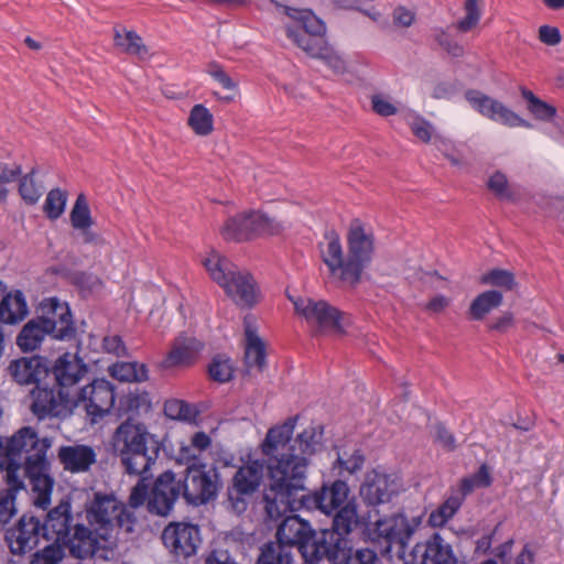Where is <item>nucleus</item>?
<instances>
[{
	"instance_id": "1",
	"label": "nucleus",
	"mask_w": 564,
	"mask_h": 564,
	"mask_svg": "<svg viewBox=\"0 0 564 564\" xmlns=\"http://www.w3.org/2000/svg\"><path fill=\"white\" fill-rule=\"evenodd\" d=\"M297 419V415L291 416L269 429L260 445L267 457L268 488L263 503L268 519L276 521L302 507L333 516V519L346 507L358 513L357 503L349 498L350 489L344 480H334L306 492L307 468L312 456L322 446L324 429L311 425L293 438Z\"/></svg>"
},
{
	"instance_id": "2",
	"label": "nucleus",
	"mask_w": 564,
	"mask_h": 564,
	"mask_svg": "<svg viewBox=\"0 0 564 564\" xmlns=\"http://www.w3.org/2000/svg\"><path fill=\"white\" fill-rule=\"evenodd\" d=\"M109 445L122 473L139 478L131 489L129 506L138 508L148 500L150 513L167 516L182 496V486L181 479L166 470L155 479L149 491L152 468L163 447L158 436L150 433L145 424L129 417L117 426Z\"/></svg>"
},
{
	"instance_id": "3",
	"label": "nucleus",
	"mask_w": 564,
	"mask_h": 564,
	"mask_svg": "<svg viewBox=\"0 0 564 564\" xmlns=\"http://www.w3.org/2000/svg\"><path fill=\"white\" fill-rule=\"evenodd\" d=\"M52 446L48 437H39L31 426L18 430L11 437H0V468L6 469L7 488L1 494H9L12 506L15 496L23 489V481L18 471L24 470L33 491V503L45 510L51 502L54 480L48 475L50 462L46 457Z\"/></svg>"
},
{
	"instance_id": "4",
	"label": "nucleus",
	"mask_w": 564,
	"mask_h": 564,
	"mask_svg": "<svg viewBox=\"0 0 564 564\" xmlns=\"http://www.w3.org/2000/svg\"><path fill=\"white\" fill-rule=\"evenodd\" d=\"M321 242V257L333 278L355 288L364 269L373 254V239L359 221H354L348 231V257L344 258L343 247L336 231H327Z\"/></svg>"
},
{
	"instance_id": "5",
	"label": "nucleus",
	"mask_w": 564,
	"mask_h": 564,
	"mask_svg": "<svg viewBox=\"0 0 564 564\" xmlns=\"http://www.w3.org/2000/svg\"><path fill=\"white\" fill-rule=\"evenodd\" d=\"M80 518V513L73 514L70 501L62 499L41 521L42 538L67 547L73 557H91L98 549V539Z\"/></svg>"
},
{
	"instance_id": "6",
	"label": "nucleus",
	"mask_w": 564,
	"mask_h": 564,
	"mask_svg": "<svg viewBox=\"0 0 564 564\" xmlns=\"http://www.w3.org/2000/svg\"><path fill=\"white\" fill-rule=\"evenodd\" d=\"M86 519L96 535L110 545L116 544L120 532L132 533L137 517L113 495L96 492L86 505Z\"/></svg>"
},
{
	"instance_id": "7",
	"label": "nucleus",
	"mask_w": 564,
	"mask_h": 564,
	"mask_svg": "<svg viewBox=\"0 0 564 564\" xmlns=\"http://www.w3.org/2000/svg\"><path fill=\"white\" fill-rule=\"evenodd\" d=\"M360 519L351 507L344 508L333 519L332 528L316 533L305 562L327 560L330 564H344L351 552L349 534L358 528Z\"/></svg>"
},
{
	"instance_id": "8",
	"label": "nucleus",
	"mask_w": 564,
	"mask_h": 564,
	"mask_svg": "<svg viewBox=\"0 0 564 564\" xmlns=\"http://www.w3.org/2000/svg\"><path fill=\"white\" fill-rule=\"evenodd\" d=\"M203 264L210 278L221 286L226 294L241 307H251L259 302L260 292L253 276L240 270L228 258L212 251Z\"/></svg>"
},
{
	"instance_id": "9",
	"label": "nucleus",
	"mask_w": 564,
	"mask_h": 564,
	"mask_svg": "<svg viewBox=\"0 0 564 564\" xmlns=\"http://www.w3.org/2000/svg\"><path fill=\"white\" fill-rule=\"evenodd\" d=\"M182 496L187 503L200 506L214 500L221 486L216 467L202 463L187 466L184 479H181Z\"/></svg>"
},
{
	"instance_id": "10",
	"label": "nucleus",
	"mask_w": 564,
	"mask_h": 564,
	"mask_svg": "<svg viewBox=\"0 0 564 564\" xmlns=\"http://www.w3.org/2000/svg\"><path fill=\"white\" fill-rule=\"evenodd\" d=\"M283 225L259 210H250L230 217L220 232L225 240L245 241L256 235H278Z\"/></svg>"
},
{
	"instance_id": "11",
	"label": "nucleus",
	"mask_w": 564,
	"mask_h": 564,
	"mask_svg": "<svg viewBox=\"0 0 564 564\" xmlns=\"http://www.w3.org/2000/svg\"><path fill=\"white\" fill-rule=\"evenodd\" d=\"M264 468L267 469V457L263 455V463L258 459L252 460L235 473L231 485L227 489V497L236 513L240 514L247 510L249 499L261 485Z\"/></svg>"
},
{
	"instance_id": "12",
	"label": "nucleus",
	"mask_w": 564,
	"mask_h": 564,
	"mask_svg": "<svg viewBox=\"0 0 564 564\" xmlns=\"http://www.w3.org/2000/svg\"><path fill=\"white\" fill-rule=\"evenodd\" d=\"M294 305L296 314L314 328L315 334H324L328 330L341 332L340 312L326 301H315L310 297L289 296Z\"/></svg>"
},
{
	"instance_id": "13",
	"label": "nucleus",
	"mask_w": 564,
	"mask_h": 564,
	"mask_svg": "<svg viewBox=\"0 0 564 564\" xmlns=\"http://www.w3.org/2000/svg\"><path fill=\"white\" fill-rule=\"evenodd\" d=\"M50 372L53 375L56 387L69 399L82 389V383L88 380V366L77 355L65 352L59 356Z\"/></svg>"
},
{
	"instance_id": "14",
	"label": "nucleus",
	"mask_w": 564,
	"mask_h": 564,
	"mask_svg": "<svg viewBox=\"0 0 564 564\" xmlns=\"http://www.w3.org/2000/svg\"><path fill=\"white\" fill-rule=\"evenodd\" d=\"M115 388L106 379H96L82 387L73 399L75 409L83 406L91 416H104L115 404Z\"/></svg>"
},
{
	"instance_id": "15",
	"label": "nucleus",
	"mask_w": 564,
	"mask_h": 564,
	"mask_svg": "<svg viewBox=\"0 0 564 564\" xmlns=\"http://www.w3.org/2000/svg\"><path fill=\"white\" fill-rule=\"evenodd\" d=\"M39 311L41 315L36 321L43 324L54 338L65 340L75 337L76 328L67 303L56 297L45 299L41 302Z\"/></svg>"
},
{
	"instance_id": "16",
	"label": "nucleus",
	"mask_w": 564,
	"mask_h": 564,
	"mask_svg": "<svg viewBox=\"0 0 564 564\" xmlns=\"http://www.w3.org/2000/svg\"><path fill=\"white\" fill-rule=\"evenodd\" d=\"M465 98L481 116L509 128H531L532 124L512 109L476 89L465 91Z\"/></svg>"
},
{
	"instance_id": "17",
	"label": "nucleus",
	"mask_w": 564,
	"mask_h": 564,
	"mask_svg": "<svg viewBox=\"0 0 564 564\" xmlns=\"http://www.w3.org/2000/svg\"><path fill=\"white\" fill-rule=\"evenodd\" d=\"M32 413L40 420L46 417H67L75 409V401L57 389L42 387L37 383L31 391Z\"/></svg>"
},
{
	"instance_id": "18",
	"label": "nucleus",
	"mask_w": 564,
	"mask_h": 564,
	"mask_svg": "<svg viewBox=\"0 0 564 564\" xmlns=\"http://www.w3.org/2000/svg\"><path fill=\"white\" fill-rule=\"evenodd\" d=\"M161 539L176 560H186L197 551L200 542L199 529L186 522H172L164 528Z\"/></svg>"
},
{
	"instance_id": "19",
	"label": "nucleus",
	"mask_w": 564,
	"mask_h": 564,
	"mask_svg": "<svg viewBox=\"0 0 564 564\" xmlns=\"http://www.w3.org/2000/svg\"><path fill=\"white\" fill-rule=\"evenodd\" d=\"M315 534L316 532L307 521L297 516H286L278 527L275 542L288 545L291 552L293 547H296L306 561Z\"/></svg>"
},
{
	"instance_id": "20",
	"label": "nucleus",
	"mask_w": 564,
	"mask_h": 564,
	"mask_svg": "<svg viewBox=\"0 0 564 564\" xmlns=\"http://www.w3.org/2000/svg\"><path fill=\"white\" fill-rule=\"evenodd\" d=\"M375 532L378 538L382 540L380 544L386 545L381 549V553L391 557L394 546L398 547V552L405 547L408 541L414 533V527L410 524L404 516L398 514L377 520Z\"/></svg>"
},
{
	"instance_id": "21",
	"label": "nucleus",
	"mask_w": 564,
	"mask_h": 564,
	"mask_svg": "<svg viewBox=\"0 0 564 564\" xmlns=\"http://www.w3.org/2000/svg\"><path fill=\"white\" fill-rule=\"evenodd\" d=\"M42 536L41 520L33 516L23 514L15 525L6 532V541L13 554H24L33 550Z\"/></svg>"
},
{
	"instance_id": "22",
	"label": "nucleus",
	"mask_w": 564,
	"mask_h": 564,
	"mask_svg": "<svg viewBox=\"0 0 564 564\" xmlns=\"http://www.w3.org/2000/svg\"><path fill=\"white\" fill-rule=\"evenodd\" d=\"M7 370L12 380L20 386H36L50 373L47 359L40 356L13 359Z\"/></svg>"
},
{
	"instance_id": "23",
	"label": "nucleus",
	"mask_w": 564,
	"mask_h": 564,
	"mask_svg": "<svg viewBox=\"0 0 564 564\" xmlns=\"http://www.w3.org/2000/svg\"><path fill=\"white\" fill-rule=\"evenodd\" d=\"M359 492L368 506L376 507L387 503L395 492L394 481L387 474L372 470L366 475Z\"/></svg>"
},
{
	"instance_id": "24",
	"label": "nucleus",
	"mask_w": 564,
	"mask_h": 564,
	"mask_svg": "<svg viewBox=\"0 0 564 564\" xmlns=\"http://www.w3.org/2000/svg\"><path fill=\"white\" fill-rule=\"evenodd\" d=\"M57 457L63 468L73 474L86 473L97 462L95 449L84 444L61 446Z\"/></svg>"
},
{
	"instance_id": "25",
	"label": "nucleus",
	"mask_w": 564,
	"mask_h": 564,
	"mask_svg": "<svg viewBox=\"0 0 564 564\" xmlns=\"http://www.w3.org/2000/svg\"><path fill=\"white\" fill-rule=\"evenodd\" d=\"M202 348L203 344L195 337L178 336L162 360L161 367L163 369L188 367L194 364Z\"/></svg>"
},
{
	"instance_id": "26",
	"label": "nucleus",
	"mask_w": 564,
	"mask_h": 564,
	"mask_svg": "<svg viewBox=\"0 0 564 564\" xmlns=\"http://www.w3.org/2000/svg\"><path fill=\"white\" fill-rule=\"evenodd\" d=\"M415 557H421V564H454L452 546L440 533H434L425 543L416 544L413 549Z\"/></svg>"
},
{
	"instance_id": "27",
	"label": "nucleus",
	"mask_w": 564,
	"mask_h": 564,
	"mask_svg": "<svg viewBox=\"0 0 564 564\" xmlns=\"http://www.w3.org/2000/svg\"><path fill=\"white\" fill-rule=\"evenodd\" d=\"M245 364L249 369L256 368L260 372L265 367V346L247 319H245Z\"/></svg>"
},
{
	"instance_id": "28",
	"label": "nucleus",
	"mask_w": 564,
	"mask_h": 564,
	"mask_svg": "<svg viewBox=\"0 0 564 564\" xmlns=\"http://www.w3.org/2000/svg\"><path fill=\"white\" fill-rule=\"evenodd\" d=\"M29 314L25 296L21 291L10 292L0 301V322L4 324H17L23 321Z\"/></svg>"
},
{
	"instance_id": "29",
	"label": "nucleus",
	"mask_w": 564,
	"mask_h": 564,
	"mask_svg": "<svg viewBox=\"0 0 564 564\" xmlns=\"http://www.w3.org/2000/svg\"><path fill=\"white\" fill-rule=\"evenodd\" d=\"M113 44L122 53L145 59L149 50L143 43L141 36L132 31L122 26L113 28Z\"/></svg>"
},
{
	"instance_id": "30",
	"label": "nucleus",
	"mask_w": 564,
	"mask_h": 564,
	"mask_svg": "<svg viewBox=\"0 0 564 564\" xmlns=\"http://www.w3.org/2000/svg\"><path fill=\"white\" fill-rule=\"evenodd\" d=\"M284 13L294 20L293 26L297 32H307L308 34L323 36L325 33L324 23L315 17L310 10H297L291 7H283Z\"/></svg>"
},
{
	"instance_id": "31",
	"label": "nucleus",
	"mask_w": 564,
	"mask_h": 564,
	"mask_svg": "<svg viewBox=\"0 0 564 564\" xmlns=\"http://www.w3.org/2000/svg\"><path fill=\"white\" fill-rule=\"evenodd\" d=\"M502 293L497 290H488L478 294L470 303L468 317L471 321H482L492 310L502 304Z\"/></svg>"
},
{
	"instance_id": "32",
	"label": "nucleus",
	"mask_w": 564,
	"mask_h": 564,
	"mask_svg": "<svg viewBox=\"0 0 564 564\" xmlns=\"http://www.w3.org/2000/svg\"><path fill=\"white\" fill-rule=\"evenodd\" d=\"M286 35L307 55L319 58L328 46L324 36H316L307 32H297L293 26L285 28Z\"/></svg>"
},
{
	"instance_id": "33",
	"label": "nucleus",
	"mask_w": 564,
	"mask_h": 564,
	"mask_svg": "<svg viewBox=\"0 0 564 564\" xmlns=\"http://www.w3.org/2000/svg\"><path fill=\"white\" fill-rule=\"evenodd\" d=\"M48 329L36 319L28 322L17 337V345L22 351H33L40 347Z\"/></svg>"
},
{
	"instance_id": "34",
	"label": "nucleus",
	"mask_w": 564,
	"mask_h": 564,
	"mask_svg": "<svg viewBox=\"0 0 564 564\" xmlns=\"http://www.w3.org/2000/svg\"><path fill=\"white\" fill-rule=\"evenodd\" d=\"M519 90L522 98L527 102L528 112L534 119L539 121L549 122L555 118L557 110L553 105L540 99L536 95L533 94V91H531L524 86H521Z\"/></svg>"
},
{
	"instance_id": "35",
	"label": "nucleus",
	"mask_w": 564,
	"mask_h": 564,
	"mask_svg": "<svg viewBox=\"0 0 564 564\" xmlns=\"http://www.w3.org/2000/svg\"><path fill=\"white\" fill-rule=\"evenodd\" d=\"M112 378L123 382H142L148 379V369L144 364L139 362H116L109 367Z\"/></svg>"
},
{
	"instance_id": "36",
	"label": "nucleus",
	"mask_w": 564,
	"mask_h": 564,
	"mask_svg": "<svg viewBox=\"0 0 564 564\" xmlns=\"http://www.w3.org/2000/svg\"><path fill=\"white\" fill-rule=\"evenodd\" d=\"M256 564H293V555L288 545L270 541L260 549Z\"/></svg>"
},
{
	"instance_id": "37",
	"label": "nucleus",
	"mask_w": 564,
	"mask_h": 564,
	"mask_svg": "<svg viewBox=\"0 0 564 564\" xmlns=\"http://www.w3.org/2000/svg\"><path fill=\"white\" fill-rule=\"evenodd\" d=\"M463 505L462 496H454L453 494L447 497L443 503H441L435 510L429 516V524L432 528H442L451 520Z\"/></svg>"
},
{
	"instance_id": "38",
	"label": "nucleus",
	"mask_w": 564,
	"mask_h": 564,
	"mask_svg": "<svg viewBox=\"0 0 564 564\" xmlns=\"http://www.w3.org/2000/svg\"><path fill=\"white\" fill-rule=\"evenodd\" d=\"M187 122L198 135H208L213 131V115L203 105H195L192 108Z\"/></svg>"
},
{
	"instance_id": "39",
	"label": "nucleus",
	"mask_w": 564,
	"mask_h": 564,
	"mask_svg": "<svg viewBox=\"0 0 564 564\" xmlns=\"http://www.w3.org/2000/svg\"><path fill=\"white\" fill-rule=\"evenodd\" d=\"M70 223L75 229H87L93 225L90 209L84 194H79L76 198L70 212Z\"/></svg>"
},
{
	"instance_id": "40",
	"label": "nucleus",
	"mask_w": 564,
	"mask_h": 564,
	"mask_svg": "<svg viewBox=\"0 0 564 564\" xmlns=\"http://www.w3.org/2000/svg\"><path fill=\"white\" fill-rule=\"evenodd\" d=\"M464 10L465 17L453 24V26L460 33H467L476 28L481 17L478 0H465Z\"/></svg>"
},
{
	"instance_id": "41",
	"label": "nucleus",
	"mask_w": 564,
	"mask_h": 564,
	"mask_svg": "<svg viewBox=\"0 0 564 564\" xmlns=\"http://www.w3.org/2000/svg\"><path fill=\"white\" fill-rule=\"evenodd\" d=\"M66 200V193L59 188H54L48 192L43 210L50 219L55 220L64 213Z\"/></svg>"
},
{
	"instance_id": "42",
	"label": "nucleus",
	"mask_w": 564,
	"mask_h": 564,
	"mask_svg": "<svg viewBox=\"0 0 564 564\" xmlns=\"http://www.w3.org/2000/svg\"><path fill=\"white\" fill-rule=\"evenodd\" d=\"M480 282L486 285L502 288L506 291H511L516 285L513 273L503 269L488 271L481 276Z\"/></svg>"
},
{
	"instance_id": "43",
	"label": "nucleus",
	"mask_w": 564,
	"mask_h": 564,
	"mask_svg": "<svg viewBox=\"0 0 564 564\" xmlns=\"http://www.w3.org/2000/svg\"><path fill=\"white\" fill-rule=\"evenodd\" d=\"M35 169H32L30 173L20 178L19 193L22 199L29 204L34 205L42 196L41 187L35 184L34 181Z\"/></svg>"
},
{
	"instance_id": "44",
	"label": "nucleus",
	"mask_w": 564,
	"mask_h": 564,
	"mask_svg": "<svg viewBox=\"0 0 564 564\" xmlns=\"http://www.w3.org/2000/svg\"><path fill=\"white\" fill-rule=\"evenodd\" d=\"M212 444L210 437L205 432H197L192 436L191 445L183 446L180 452V459L189 462L191 459H196L197 454L207 449Z\"/></svg>"
},
{
	"instance_id": "45",
	"label": "nucleus",
	"mask_w": 564,
	"mask_h": 564,
	"mask_svg": "<svg viewBox=\"0 0 564 564\" xmlns=\"http://www.w3.org/2000/svg\"><path fill=\"white\" fill-rule=\"evenodd\" d=\"M65 555L58 543H51L32 556L30 564H58Z\"/></svg>"
},
{
	"instance_id": "46",
	"label": "nucleus",
	"mask_w": 564,
	"mask_h": 564,
	"mask_svg": "<svg viewBox=\"0 0 564 564\" xmlns=\"http://www.w3.org/2000/svg\"><path fill=\"white\" fill-rule=\"evenodd\" d=\"M434 40L437 44L445 50L449 55L454 57H460L464 55V47L444 29L438 28L434 30Z\"/></svg>"
},
{
	"instance_id": "47",
	"label": "nucleus",
	"mask_w": 564,
	"mask_h": 564,
	"mask_svg": "<svg viewBox=\"0 0 564 564\" xmlns=\"http://www.w3.org/2000/svg\"><path fill=\"white\" fill-rule=\"evenodd\" d=\"M488 188L500 199H514V195L508 184L507 176L501 172H496L490 176L488 181Z\"/></svg>"
},
{
	"instance_id": "48",
	"label": "nucleus",
	"mask_w": 564,
	"mask_h": 564,
	"mask_svg": "<svg viewBox=\"0 0 564 564\" xmlns=\"http://www.w3.org/2000/svg\"><path fill=\"white\" fill-rule=\"evenodd\" d=\"M164 413L173 420H191L193 416L192 408L182 400H169L164 404Z\"/></svg>"
},
{
	"instance_id": "49",
	"label": "nucleus",
	"mask_w": 564,
	"mask_h": 564,
	"mask_svg": "<svg viewBox=\"0 0 564 564\" xmlns=\"http://www.w3.org/2000/svg\"><path fill=\"white\" fill-rule=\"evenodd\" d=\"M208 371L210 378L220 383L228 382L232 378V367L229 360L214 358Z\"/></svg>"
},
{
	"instance_id": "50",
	"label": "nucleus",
	"mask_w": 564,
	"mask_h": 564,
	"mask_svg": "<svg viewBox=\"0 0 564 564\" xmlns=\"http://www.w3.org/2000/svg\"><path fill=\"white\" fill-rule=\"evenodd\" d=\"M458 91L456 80H437L433 84L431 89V97L433 99H451Z\"/></svg>"
},
{
	"instance_id": "51",
	"label": "nucleus",
	"mask_w": 564,
	"mask_h": 564,
	"mask_svg": "<svg viewBox=\"0 0 564 564\" xmlns=\"http://www.w3.org/2000/svg\"><path fill=\"white\" fill-rule=\"evenodd\" d=\"M412 133L422 142H430L434 132L433 126L422 117H416L410 124Z\"/></svg>"
},
{
	"instance_id": "52",
	"label": "nucleus",
	"mask_w": 564,
	"mask_h": 564,
	"mask_svg": "<svg viewBox=\"0 0 564 564\" xmlns=\"http://www.w3.org/2000/svg\"><path fill=\"white\" fill-rule=\"evenodd\" d=\"M206 72L217 80L225 89H236L237 84L230 78V76L224 70V68L212 62L207 65Z\"/></svg>"
},
{
	"instance_id": "53",
	"label": "nucleus",
	"mask_w": 564,
	"mask_h": 564,
	"mask_svg": "<svg viewBox=\"0 0 564 564\" xmlns=\"http://www.w3.org/2000/svg\"><path fill=\"white\" fill-rule=\"evenodd\" d=\"M318 59H322L336 74H343L346 70L345 61L329 45Z\"/></svg>"
},
{
	"instance_id": "54",
	"label": "nucleus",
	"mask_w": 564,
	"mask_h": 564,
	"mask_svg": "<svg viewBox=\"0 0 564 564\" xmlns=\"http://www.w3.org/2000/svg\"><path fill=\"white\" fill-rule=\"evenodd\" d=\"M377 553L370 549H359L355 553L349 552L344 564H377Z\"/></svg>"
},
{
	"instance_id": "55",
	"label": "nucleus",
	"mask_w": 564,
	"mask_h": 564,
	"mask_svg": "<svg viewBox=\"0 0 564 564\" xmlns=\"http://www.w3.org/2000/svg\"><path fill=\"white\" fill-rule=\"evenodd\" d=\"M22 174L20 164H7L0 161V184H9L17 181Z\"/></svg>"
},
{
	"instance_id": "56",
	"label": "nucleus",
	"mask_w": 564,
	"mask_h": 564,
	"mask_svg": "<svg viewBox=\"0 0 564 564\" xmlns=\"http://www.w3.org/2000/svg\"><path fill=\"white\" fill-rule=\"evenodd\" d=\"M337 462L347 471L354 474L355 471L361 469L365 462V457L359 449H356L347 459H344L343 457L338 456Z\"/></svg>"
},
{
	"instance_id": "57",
	"label": "nucleus",
	"mask_w": 564,
	"mask_h": 564,
	"mask_svg": "<svg viewBox=\"0 0 564 564\" xmlns=\"http://www.w3.org/2000/svg\"><path fill=\"white\" fill-rule=\"evenodd\" d=\"M15 513L17 508L12 506L11 496L0 492V524L8 523Z\"/></svg>"
},
{
	"instance_id": "58",
	"label": "nucleus",
	"mask_w": 564,
	"mask_h": 564,
	"mask_svg": "<svg viewBox=\"0 0 564 564\" xmlns=\"http://www.w3.org/2000/svg\"><path fill=\"white\" fill-rule=\"evenodd\" d=\"M560 30L555 26L541 25L539 28V40L550 46L557 45L561 42Z\"/></svg>"
},
{
	"instance_id": "59",
	"label": "nucleus",
	"mask_w": 564,
	"mask_h": 564,
	"mask_svg": "<svg viewBox=\"0 0 564 564\" xmlns=\"http://www.w3.org/2000/svg\"><path fill=\"white\" fill-rule=\"evenodd\" d=\"M435 441L449 452L456 447L454 435L443 424L435 426Z\"/></svg>"
},
{
	"instance_id": "60",
	"label": "nucleus",
	"mask_w": 564,
	"mask_h": 564,
	"mask_svg": "<svg viewBox=\"0 0 564 564\" xmlns=\"http://www.w3.org/2000/svg\"><path fill=\"white\" fill-rule=\"evenodd\" d=\"M102 347L105 351L113 354L116 356H122L126 354V347L120 336H106L102 340Z\"/></svg>"
},
{
	"instance_id": "61",
	"label": "nucleus",
	"mask_w": 564,
	"mask_h": 564,
	"mask_svg": "<svg viewBox=\"0 0 564 564\" xmlns=\"http://www.w3.org/2000/svg\"><path fill=\"white\" fill-rule=\"evenodd\" d=\"M205 564H237L227 550L213 549L206 556Z\"/></svg>"
},
{
	"instance_id": "62",
	"label": "nucleus",
	"mask_w": 564,
	"mask_h": 564,
	"mask_svg": "<svg viewBox=\"0 0 564 564\" xmlns=\"http://www.w3.org/2000/svg\"><path fill=\"white\" fill-rule=\"evenodd\" d=\"M372 109L382 117H389L397 112V108L387 99L380 96L372 97Z\"/></svg>"
},
{
	"instance_id": "63",
	"label": "nucleus",
	"mask_w": 564,
	"mask_h": 564,
	"mask_svg": "<svg viewBox=\"0 0 564 564\" xmlns=\"http://www.w3.org/2000/svg\"><path fill=\"white\" fill-rule=\"evenodd\" d=\"M514 324L513 315L510 312L503 313L500 317H498L495 322L488 325L490 330H496L499 333H506L510 327Z\"/></svg>"
},
{
	"instance_id": "64",
	"label": "nucleus",
	"mask_w": 564,
	"mask_h": 564,
	"mask_svg": "<svg viewBox=\"0 0 564 564\" xmlns=\"http://www.w3.org/2000/svg\"><path fill=\"white\" fill-rule=\"evenodd\" d=\"M393 21L395 24L408 28L414 21V13L403 7H398L393 11Z\"/></svg>"
}]
</instances>
